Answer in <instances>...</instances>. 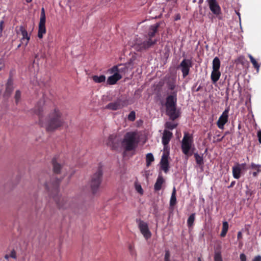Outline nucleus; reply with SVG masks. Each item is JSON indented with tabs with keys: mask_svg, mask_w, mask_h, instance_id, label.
<instances>
[{
	"mask_svg": "<svg viewBox=\"0 0 261 261\" xmlns=\"http://www.w3.org/2000/svg\"><path fill=\"white\" fill-rule=\"evenodd\" d=\"M103 172L101 167H98L97 171L91 176L89 182L90 191L93 194H97L100 189L102 180Z\"/></svg>",
	"mask_w": 261,
	"mask_h": 261,
	"instance_id": "0eeeda50",
	"label": "nucleus"
},
{
	"mask_svg": "<svg viewBox=\"0 0 261 261\" xmlns=\"http://www.w3.org/2000/svg\"><path fill=\"white\" fill-rule=\"evenodd\" d=\"M25 1H26V2H27L28 3H29L31 2L32 0H25Z\"/></svg>",
	"mask_w": 261,
	"mask_h": 261,
	"instance_id": "bf43d9fd",
	"label": "nucleus"
},
{
	"mask_svg": "<svg viewBox=\"0 0 261 261\" xmlns=\"http://www.w3.org/2000/svg\"><path fill=\"white\" fill-rule=\"evenodd\" d=\"M123 106L122 105V101L120 99H118L114 102H110L108 104L105 108L113 111H116L122 108Z\"/></svg>",
	"mask_w": 261,
	"mask_h": 261,
	"instance_id": "4468645a",
	"label": "nucleus"
},
{
	"mask_svg": "<svg viewBox=\"0 0 261 261\" xmlns=\"http://www.w3.org/2000/svg\"><path fill=\"white\" fill-rule=\"evenodd\" d=\"M136 118V114L134 111L130 112L128 116V119L131 121H134Z\"/></svg>",
	"mask_w": 261,
	"mask_h": 261,
	"instance_id": "e433bc0d",
	"label": "nucleus"
},
{
	"mask_svg": "<svg viewBox=\"0 0 261 261\" xmlns=\"http://www.w3.org/2000/svg\"><path fill=\"white\" fill-rule=\"evenodd\" d=\"M240 165V167L242 168H244L246 166V164L245 163H243V164H239Z\"/></svg>",
	"mask_w": 261,
	"mask_h": 261,
	"instance_id": "5fc2aeb1",
	"label": "nucleus"
},
{
	"mask_svg": "<svg viewBox=\"0 0 261 261\" xmlns=\"http://www.w3.org/2000/svg\"><path fill=\"white\" fill-rule=\"evenodd\" d=\"M136 222L138 224V228L144 238L146 240L150 239L152 234L149 229L147 223L141 220L140 219H137Z\"/></svg>",
	"mask_w": 261,
	"mask_h": 261,
	"instance_id": "6e6552de",
	"label": "nucleus"
},
{
	"mask_svg": "<svg viewBox=\"0 0 261 261\" xmlns=\"http://www.w3.org/2000/svg\"><path fill=\"white\" fill-rule=\"evenodd\" d=\"M192 66V62L190 59H184L179 65V68L182 73L184 78L186 77L189 73L190 69Z\"/></svg>",
	"mask_w": 261,
	"mask_h": 261,
	"instance_id": "9d476101",
	"label": "nucleus"
},
{
	"mask_svg": "<svg viewBox=\"0 0 261 261\" xmlns=\"http://www.w3.org/2000/svg\"><path fill=\"white\" fill-rule=\"evenodd\" d=\"M4 21L2 20L0 21V33L2 34L3 30L4 29Z\"/></svg>",
	"mask_w": 261,
	"mask_h": 261,
	"instance_id": "a18cd8bd",
	"label": "nucleus"
},
{
	"mask_svg": "<svg viewBox=\"0 0 261 261\" xmlns=\"http://www.w3.org/2000/svg\"><path fill=\"white\" fill-rule=\"evenodd\" d=\"M10 257V255H9V254H6L5 255V258L6 259H8Z\"/></svg>",
	"mask_w": 261,
	"mask_h": 261,
	"instance_id": "864d4df0",
	"label": "nucleus"
},
{
	"mask_svg": "<svg viewBox=\"0 0 261 261\" xmlns=\"http://www.w3.org/2000/svg\"><path fill=\"white\" fill-rule=\"evenodd\" d=\"M215 261H222L221 255L220 253H216L214 256Z\"/></svg>",
	"mask_w": 261,
	"mask_h": 261,
	"instance_id": "58836bf2",
	"label": "nucleus"
},
{
	"mask_svg": "<svg viewBox=\"0 0 261 261\" xmlns=\"http://www.w3.org/2000/svg\"><path fill=\"white\" fill-rule=\"evenodd\" d=\"M167 1L168 2H170V1H175V2H176L177 0H167Z\"/></svg>",
	"mask_w": 261,
	"mask_h": 261,
	"instance_id": "e2e57ef3",
	"label": "nucleus"
},
{
	"mask_svg": "<svg viewBox=\"0 0 261 261\" xmlns=\"http://www.w3.org/2000/svg\"><path fill=\"white\" fill-rule=\"evenodd\" d=\"M19 31L21 32L22 37L21 39V41L22 42L25 40H30V36L29 35L27 30L22 25L20 26Z\"/></svg>",
	"mask_w": 261,
	"mask_h": 261,
	"instance_id": "b1692460",
	"label": "nucleus"
},
{
	"mask_svg": "<svg viewBox=\"0 0 261 261\" xmlns=\"http://www.w3.org/2000/svg\"><path fill=\"white\" fill-rule=\"evenodd\" d=\"M228 223L226 221L223 222L222 223V229L221 231V232L220 233V236L221 237H224L226 236V234L228 231Z\"/></svg>",
	"mask_w": 261,
	"mask_h": 261,
	"instance_id": "bb28decb",
	"label": "nucleus"
},
{
	"mask_svg": "<svg viewBox=\"0 0 261 261\" xmlns=\"http://www.w3.org/2000/svg\"><path fill=\"white\" fill-rule=\"evenodd\" d=\"M129 252L132 256L136 255V251L135 250L134 246L132 245H129L128 247Z\"/></svg>",
	"mask_w": 261,
	"mask_h": 261,
	"instance_id": "4c0bfd02",
	"label": "nucleus"
},
{
	"mask_svg": "<svg viewBox=\"0 0 261 261\" xmlns=\"http://www.w3.org/2000/svg\"><path fill=\"white\" fill-rule=\"evenodd\" d=\"M168 157L169 153L164 152L162 156L161 160V168L165 173L168 171L169 168Z\"/></svg>",
	"mask_w": 261,
	"mask_h": 261,
	"instance_id": "ddd939ff",
	"label": "nucleus"
},
{
	"mask_svg": "<svg viewBox=\"0 0 261 261\" xmlns=\"http://www.w3.org/2000/svg\"><path fill=\"white\" fill-rule=\"evenodd\" d=\"M128 70L127 67L124 65H120L118 66V73H125Z\"/></svg>",
	"mask_w": 261,
	"mask_h": 261,
	"instance_id": "72a5a7b5",
	"label": "nucleus"
},
{
	"mask_svg": "<svg viewBox=\"0 0 261 261\" xmlns=\"http://www.w3.org/2000/svg\"><path fill=\"white\" fill-rule=\"evenodd\" d=\"M9 255H10V257L12 258L16 259L17 258L16 252L14 249H13L11 251V253Z\"/></svg>",
	"mask_w": 261,
	"mask_h": 261,
	"instance_id": "37998d69",
	"label": "nucleus"
},
{
	"mask_svg": "<svg viewBox=\"0 0 261 261\" xmlns=\"http://www.w3.org/2000/svg\"><path fill=\"white\" fill-rule=\"evenodd\" d=\"M60 179H55L50 182H45L44 178H40L39 182L43 183L45 189L48 192L50 196H52L59 209H66L69 206V203L66 198L59 197L58 195Z\"/></svg>",
	"mask_w": 261,
	"mask_h": 261,
	"instance_id": "f03ea898",
	"label": "nucleus"
},
{
	"mask_svg": "<svg viewBox=\"0 0 261 261\" xmlns=\"http://www.w3.org/2000/svg\"><path fill=\"white\" fill-rule=\"evenodd\" d=\"M181 149L182 153L188 157L192 155L194 146L193 137L192 134L187 132L184 133V137L181 143Z\"/></svg>",
	"mask_w": 261,
	"mask_h": 261,
	"instance_id": "423d86ee",
	"label": "nucleus"
},
{
	"mask_svg": "<svg viewBox=\"0 0 261 261\" xmlns=\"http://www.w3.org/2000/svg\"><path fill=\"white\" fill-rule=\"evenodd\" d=\"M154 160L153 154L151 153H148L146 156V162L147 167L150 166L151 163Z\"/></svg>",
	"mask_w": 261,
	"mask_h": 261,
	"instance_id": "c85d7f7f",
	"label": "nucleus"
},
{
	"mask_svg": "<svg viewBox=\"0 0 261 261\" xmlns=\"http://www.w3.org/2000/svg\"><path fill=\"white\" fill-rule=\"evenodd\" d=\"M109 71L111 73H118V66H115L109 69Z\"/></svg>",
	"mask_w": 261,
	"mask_h": 261,
	"instance_id": "ea45409f",
	"label": "nucleus"
},
{
	"mask_svg": "<svg viewBox=\"0 0 261 261\" xmlns=\"http://www.w3.org/2000/svg\"><path fill=\"white\" fill-rule=\"evenodd\" d=\"M199 89H200V88L199 87V88H198V89H197V90H196V91H198L199 90Z\"/></svg>",
	"mask_w": 261,
	"mask_h": 261,
	"instance_id": "69168bd1",
	"label": "nucleus"
},
{
	"mask_svg": "<svg viewBox=\"0 0 261 261\" xmlns=\"http://www.w3.org/2000/svg\"><path fill=\"white\" fill-rule=\"evenodd\" d=\"M221 76L220 70H213L211 75V79L213 84H215L219 80Z\"/></svg>",
	"mask_w": 261,
	"mask_h": 261,
	"instance_id": "412c9836",
	"label": "nucleus"
},
{
	"mask_svg": "<svg viewBox=\"0 0 261 261\" xmlns=\"http://www.w3.org/2000/svg\"><path fill=\"white\" fill-rule=\"evenodd\" d=\"M172 133L168 130H165L162 137V143L165 147L169 143L172 137Z\"/></svg>",
	"mask_w": 261,
	"mask_h": 261,
	"instance_id": "dca6fc26",
	"label": "nucleus"
},
{
	"mask_svg": "<svg viewBox=\"0 0 261 261\" xmlns=\"http://www.w3.org/2000/svg\"><path fill=\"white\" fill-rule=\"evenodd\" d=\"M160 25V23H156L150 26L146 35V39L135 45V48L137 51H142L147 50L158 42L159 39L156 38L155 36L159 32Z\"/></svg>",
	"mask_w": 261,
	"mask_h": 261,
	"instance_id": "7ed1b4c3",
	"label": "nucleus"
},
{
	"mask_svg": "<svg viewBox=\"0 0 261 261\" xmlns=\"http://www.w3.org/2000/svg\"><path fill=\"white\" fill-rule=\"evenodd\" d=\"M44 107V100H40L33 109L34 113L38 116L39 123L41 127H44L47 132H53L64 125L65 116L58 108H55L44 119L43 117Z\"/></svg>",
	"mask_w": 261,
	"mask_h": 261,
	"instance_id": "f257e3e1",
	"label": "nucleus"
},
{
	"mask_svg": "<svg viewBox=\"0 0 261 261\" xmlns=\"http://www.w3.org/2000/svg\"><path fill=\"white\" fill-rule=\"evenodd\" d=\"M198 261H201L200 257L198 258Z\"/></svg>",
	"mask_w": 261,
	"mask_h": 261,
	"instance_id": "0e129e2a",
	"label": "nucleus"
},
{
	"mask_svg": "<svg viewBox=\"0 0 261 261\" xmlns=\"http://www.w3.org/2000/svg\"><path fill=\"white\" fill-rule=\"evenodd\" d=\"M107 143L108 146L111 147L112 149H117L118 147V143L116 136L114 135H110L108 138Z\"/></svg>",
	"mask_w": 261,
	"mask_h": 261,
	"instance_id": "2eb2a0df",
	"label": "nucleus"
},
{
	"mask_svg": "<svg viewBox=\"0 0 261 261\" xmlns=\"http://www.w3.org/2000/svg\"><path fill=\"white\" fill-rule=\"evenodd\" d=\"M170 254L168 250L165 251L164 261H170Z\"/></svg>",
	"mask_w": 261,
	"mask_h": 261,
	"instance_id": "a19ab883",
	"label": "nucleus"
},
{
	"mask_svg": "<svg viewBox=\"0 0 261 261\" xmlns=\"http://www.w3.org/2000/svg\"><path fill=\"white\" fill-rule=\"evenodd\" d=\"M121 78L122 75L118 73H115L113 75L108 77L107 83L109 85H114Z\"/></svg>",
	"mask_w": 261,
	"mask_h": 261,
	"instance_id": "f3484780",
	"label": "nucleus"
},
{
	"mask_svg": "<svg viewBox=\"0 0 261 261\" xmlns=\"http://www.w3.org/2000/svg\"><path fill=\"white\" fill-rule=\"evenodd\" d=\"M136 189L138 191V193L140 194H142L143 193V190L140 185H136Z\"/></svg>",
	"mask_w": 261,
	"mask_h": 261,
	"instance_id": "79ce46f5",
	"label": "nucleus"
},
{
	"mask_svg": "<svg viewBox=\"0 0 261 261\" xmlns=\"http://www.w3.org/2000/svg\"><path fill=\"white\" fill-rule=\"evenodd\" d=\"M241 168L240 165L238 164L236 166L232 167L233 176L236 179H239L241 176Z\"/></svg>",
	"mask_w": 261,
	"mask_h": 261,
	"instance_id": "5701e85b",
	"label": "nucleus"
},
{
	"mask_svg": "<svg viewBox=\"0 0 261 261\" xmlns=\"http://www.w3.org/2000/svg\"><path fill=\"white\" fill-rule=\"evenodd\" d=\"M180 16L177 15V16H176V18H175V20H177L179 19H180Z\"/></svg>",
	"mask_w": 261,
	"mask_h": 261,
	"instance_id": "4d7b16f0",
	"label": "nucleus"
},
{
	"mask_svg": "<svg viewBox=\"0 0 261 261\" xmlns=\"http://www.w3.org/2000/svg\"><path fill=\"white\" fill-rule=\"evenodd\" d=\"M194 157L197 164L201 165L204 164L203 158L202 155H200L197 153H194Z\"/></svg>",
	"mask_w": 261,
	"mask_h": 261,
	"instance_id": "2f4dec72",
	"label": "nucleus"
},
{
	"mask_svg": "<svg viewBox=\"0 0 261 261\" xmlns=\"http://www.w3.org/2000/svg\"><path fill=\"white\" fill-rule=\"evenodd\" d=\"M241 234V233L240 232H239L238 234V238L239 237V236H240V235Z\"/></svg>",
	"mask_w": 261,
	"mask_h": 261,
	"instance_id": "680f3d73",
	"label": "nucleus"
},
{
	"mask_svg": "<svg viewBox=\"0 0 261 261\" xmlns=\"http://www.w3.org/2000/svg\"><path fill=\"white\" fill-rule=\"evenodd\" d=\"M176 189L174 187L171 194V196L170 199V206H174L176 203Z\"/></svg>",
	"mask_w": 261,
	"mask_h": 261,
	"instance_id": "393cba45",
	"label": "nucleus"
},
{
	"mask_svg": "<svg viewBox=\"0 0 261 261\" xmlns=\"http://www.w3.org/2000/svg\"><path fill=\"white\" fill-rule=\"evenodd\" d=\"M136 135L135 132H129L125 134L121 142L124 153L135 150L138 143L136 140Z\"/></svg>",
	"mask_w": 261,
	"mask_h": 261,
	"instance_id": "39448f33",
	"label": "nucleus"
},
{
	"mask_svg": "<svg viewBox=\"0 0 261 261\" xmlns=\"http://www.w3.org/2000/svg\"><path fill=\"white\" fill-rule=\"evenodd\" d=\"M257 135V137L258 139V142H259V143L261 144V130H260L258 131Z\"/></svg>",
	"mask_w": 261,
	"mask_h": 261,
	"instance_id": "49530a36",
	"label": "nucleus"
},
{
	"mask_svg": "<svg viewBox=\"0 0 261 261\" xmlns=\"http://www.w3.org/2000/svg\"><path fill=\"white\" fill-rule=\"evenodd\" d=\"M176 80L175 77H170L167 81L166 84L169 90H174L176 87Z\"/></svg>",
	"mask_w": 261,
	"mask_h": 261,
	"instance_id": "aec40b11",
	"label": "nucleus"
},
{
	"mask_svg": "<svg viewBox=\"0 0 261 261\" xmlns=\"http://www.w3.org/2000/svg\"><path fill=\"white\" fill-rule=\"evenodd\" d=\"M13 80H12V77H10L9 78V79L8 80V81H7V83L6 84V91H5L6 94L9 95L12 92V91L13 90Z\"/></svg>",
	"mask_w": 261,
	"mask_h": 261,
	"instance_id": "6ab92c4d",
	"label": "nucleus"
},
{
	"mask_svg": "<svg viewBox=\"0 0 261 261\" xmlns=\"http://www.w3.org/2000/svg\"><path fill=\"white\" fill-rule=\"evenodd\" d=\"M164 182L165 180L163 177L162 175H159L154 186V190L155 191H160L162 189V185Z\"/></svg>",
	"mask_w": 261,
	"mask_h": 261,
	"instance_id": "a211bd4d",
	"label": "nucleus"
},
{
	"mask_svg": "<svg viewBox=\"0 0 261 261\" xmlns=\"http://www.w3.org/2000/svg\"><path fill=\"white\" fill-rule=\"evenodd\" d=\"M52 164L54 172L56 174L60 173V170L62 168V165L59 164L55 158L52 160Z\"/></svg>",
	"mask_w": 261,
	"mask_h": 261,
	"instance_id": "4be33fe9",
	"label": "nucleus"
},
{
	"mask_svg": "<svg viewBox=\"0 0 261 261\" xmlns=\"http://www.w3.org/2000/svg\"><path fill=\"white\" fill-rule=\"evenodd\" d=\"M251 168L252 169L256 170L258 173L261 172V165H256L254 163H252L251 165Z\"/></svg>",
	"mask_w": 261,
	"mask_h": 261,
	"instance_id": "c9c22d12",
	"label": "nucleus"
},
{
	"mask_svg": "<svg viewBox=\"0 0 261 261\" xmlns=\"http://www.w3.org/2000/svg\"><path fill=\"white\" fill-rule=\"evenodd\" d=\"M253 261H261V256L260 255H257L255 256Z\"/></svg>",
	"mask_w": 261,
	"mask_h": 261,
	"instance_id": "de8ad7c7",
	"label": "nucleus"
},
{
	"mask_svg": "<svg viewBox=\"0 0 261 261\" xmlns=\"http://www.w3.org/2000/svg\"><path fill=\"white\" fill-rule=\"evenodd\" d=\"M195 219V214H192L188 219L187 225L189 227H192Z\"/></svg>",
	"mask_w": 261,
	"mask_h": 261,
	"instance_id": "7c9ffc66",
	"label": "nucleus"
},
{
	"mask_svg": "<svg viewBox=\"0 0 261 261\" xmlns=\"http://www.w3.org/2000/svg\"><path fill=\"white\" fill-rule=\"evenodd\" d=\"M21 98V92L19 90H17L15 94V100L16 104L19 102Z\"/></svg>",
	"mask_w": 261,
	"mask_h": 261,
	"instance_id": "f704fd0d",
	"label": "nucleus"
},
{
	"mask_svg": "<svg viewBox=\"0 0 261 261\" xmlns=\"http://www.w3.org/2000/svg\"><path fill=\"white\" fill-rule=\"evenodd\" d=\"M45 21L46 17L45 14V10L44 8H42L38 32V37L40 39L42 38L43 34H45L46 33V28L45 25Z\"/></svg>",
	"mask_w": 261,
	"mask_h": 261,
	"instance_id": "1a4fd4ad",
	"label": "nucleus"
},
{
	"mask_svg": "<svg viewBox=\"0 0 261 261\" xmlns=\"http://www.w3.org/2000/svg\"><path fill=\"white\" fill-rule=\"evenodd\" d=\"M213 70H219L220 68V61L218 57H216L213 60Z\"/></svg>",
	"mask_w": 261,
	"mask_h": 261,
	"instance_id": "a878e982",
	"label": "nucleus"
},
{
	"mask_svg": "<svg viewBox=\"0 0 261 261\" xmlns=\"http://www.w3.org/2000/svg\"><path fill=\"white\" fill-rule=\"evenodd\" d=\"M235 183H236L235 181H232V182H231V184H230V186L228 187V188H232V187H233V186L234 185Z\"/></svg>",
	"mask_w": 261,
	"mask_h": 261,
	"instance_id": "3c124183",
	"label": "nucleus"
},
{
	"mask_svg": "<svg viewBox=\"0 0 261 261\" xmlns=\"http://www.w3.org/2000/svg\"><path fill=\"white\" fill-rule=\"evenodd\" d=\"M210 9L212 13L216 15H219L221 13V8L218 4L216 0H207Z\"/></svg>",
	"mask_w": 261,
	"mask_h": 261,
	"instance_id": "f8f14e48",
	"label": "nucleus"
},
{
	"mask_svg": "<svg viewBox=\"0 0 261 261\" xmlns=\"http://www.w3.org/2000/svg\"><path fill=\"white\" fill-rule=\"evenodd\" d=\"M92 80L96 83H101L106 81V76L104 75H101L100 76L93 75Z\"/></svg>",
	"mask_w": 261,
	"mask_h": 261,
	"instance_id": "cd10ccee",
	"label": "nucleus"
},
{
	"mask_svg": "<svg viewBox=\"0 0 261 261\" xmlns=\"http://www.w3.org/2000/svg\"><path fill=\"white\" fill-rule=\"evenodd\" d=\"M229 111V108L226 109L219 118L217 125L220 129H224V125L227 122Z\"/></svg>",
	"mask_w": 261,
	"mask_h": 261,
	"instance_id": "9b49d317",
	"label": "nucleus"
},
{
	"mask_svg": "<svg viewBox=\"0 0 261 261\" xmlns=\"http://www.w3.org/2000/svg\"><path fill=\"white\" fill-rule=\"evenodd\" d=\"M217 136L218 137V138L217 139L216 142L222 141V140H223V139L224 137V136L220 137V135H218Z\"/></svg>",
	"mask_w": 261,
	"mask_h": 261,
	"instance_id": "09e8293b",
	"label": "nucleus"
},
{
	"mask_svg": "<svg viewBox=\"0 0 261 261\" xmlns=\"http://www.w3.org/2000/svg\"><path fill=\"white\" fill-rule=\"evenodd\" d=\"M21 45V43L19 44L17 46V48H18L20 47Z\"/></svg>",
	"mask_w": 261,
	"mask_h": 261,
	"instance_id": "052dcab7",
	"label": "nucleus"
},
{
	"mask_svg": "<svg viewBox=\"0 0 261 261\" xmlns=\"http://www.w3.org/2000/svg\"><path fill=\"white\" fill-rule=\"evenodd\" d=\"M203 0H199V1H198V4H199V7L200 8V9H201V4L203 3Z\"/></svg>",
	"mask_w": 261,
	"mask_h": 261,
	"instance_id": "8fccbe9b",
	"label": "nucleus"
},
{
	"mask_svg": "<svg viewBox=\"0 0 261 261\" xmlns=\"http://www.w3.org/2000/svg\"><path fill=\"white\" fill-rule=\"evenodd\" d=\"M258 173V172L256 170V171L253 172L252 173V175L253 177H256V176H257Z\"/></svg>",
	"mask_w": 261,
	"mask_h": 261,
	"instance_id": "603ef678",
	"label": "nucleus"
},
{
	"mask_svg": "<svg viewBox=\"0 0 261 261\" xmlns=\"http://www.w3.org/2000/svg\"><path fill=\"white\" fill-rule=\"evenodd\" d=\"M176 102L177 91H173L166 97L165 102L166 114L172 121L179 116V112L176 110Z\"/></svg>",
	"mask_w": 261,
	"mask_h": 261,
	"instance_id": "20e7f679",
	"label": "nucleus"
},
{
	"mask_svg": "<svg viewBox=\"0 0 261 261\" xmlns=\"http://www.w3.org/2000/svg\"><path fill=\"white\" fill-rule=\"evenodd\" d=\"M29 41V40H26V42H25V44H24L25 46H26L28 45Z\"/></svg>",
	"mask_w": 261,
	"mask_h": 261,
	"instance_id": "13d9d810",
	"label": "nucleus"
},
{
	"mask_svg": "<svg viewBox=\"0 0 261 261\" xmlns=\"http://www.w3.org/2000/svg\"><path fill=\"white\" fill-rule=\"evenodd\" d=\"M177 126V123H174L171 122H167L165 124V127L170 130H172L176 128Z\"/></svg>",
	"mask_w": 261,
	"mask_h": 261,
	"instance_id": "473e14b6",
	"label": "nucleus"
},
{
	"mask_svg": "<svg viewBox=\"0 0 261 261\" xmlns=\"http://www.w3.org/2000/svg\"><path fill=\"white\" fill-rule=\"evenodd\" d=\"M248 56L250 59V62L252 64L254 68H255L257 71H258L260 67L259 64L257 62L256 60L252 57V55L249 54Z\"/></svg>",
	"mask_w": 261,
	"mask_h": 261,
	"instance_id": "c756f323",
	"label": "nucleus"
},
{
	"mask_svg": "<svg viewBox=\"0 0 261 261\" xmlns=\"http://www.w3.org/2000/svg\"><path fill=\"white\" fill-rule=\"evenodd\" d=\"M0 64L2 65V66H0V71H1V70H2L3 68L4 67V64H2V63H1Z\"/></svg>",
	"mask_w": 261,
	"mask_h": 261,
	"instance_id": "6e6d98bb",
	"label": "nucleus"
},
{
	"mask_svg": "<svg viewBox=\"0 0 261 261\" xmlns=\"http://www.w3.org/2000/svg\"><path fill=\"white\" fill-rule=\"evenodd\" d=\"M241 261H246V256L244 253H241L240 255Z\"/></svg>",
	"mask_w": 261,
	"mask_h": 261,
	"instance_id": "c03bdc74",
	"label": "nucleus"
}]
</instances>
